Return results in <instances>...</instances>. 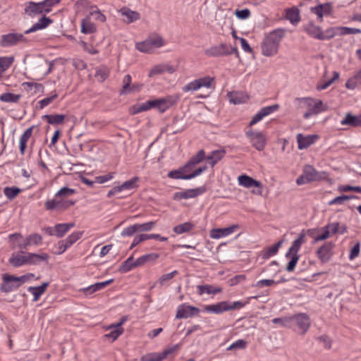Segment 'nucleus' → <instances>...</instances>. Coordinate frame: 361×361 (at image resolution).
<instances>
[{"label": "nucleus", "mask_w": 361, "mask_h": 361, "mask_svg": "<svg viewBox=\"0 0 361 361\" xmlns=\"http://www.w3.org/2000/svg\"><path fill=\"white\" fill-rule=\"evenodd\" d=\"M200 310L197 307L181 305L179 306L176 317L178 319L180 318H188L190 317L196 316L200 313Z\"/></svg>", "instance_id": "nucleus-16"}, {"label": "nucleus", "mask_w": 361, "mask_h": 361, "mask_svg": "<svg viewBox=\"0 0 361 361\" xmlns=\"http://www.w3.org/2000/svg\"><path fill=\"white\" fill-rule=\"evenodd\" d=\"M34 126L28 128L20 137V152L21 154H25L27 147V142L31 137Z\"/></svg>", "instance_id": "nucleus-37"}, {"label": "nucleus", "mask_w": 361, "mask_h": 361, "mask_svg": "<svg viewBox=\"0 0 361 361\" xmlns=\"http://www.w3.org/2000/svg\"><path fill=\"white\" fill-rule=\"evenodd\" d=\"M109 75V70L106 66L99 67L95 73V78L100 82L104 81Z\"/></svg>", "instance_id": "nucleus-49"}, {"label": "nucleus", "mask_w": 361, "mask_h": 361, "mask_svg": "<svg viewBox=\"0 0 361 361\" xmlns=\"http://www.w3.org/2000/svg\"><path fill=\"white\" fill-rule=\"evenodd\" d=\"M326 178V173L325 172H318L312 166L306 165L303 169L302 174L297 178L296 183L300 185L312 181L320 180Z\"/></svg>", "instance_id": "nucleus-3"}, {"label": "nucleus", "mask_w": 361, "mask_h": 361, "mask_svg": "<svg viewBox=\"0 0 361 361\" xmlns=\"http://www.w3.org/2000/svg\"><path fill=\"white\" fill-rule=\"evenodd\" d=\"M25 13L31 18H34L43 13H49V10L44 8L42 2L35 3L33 1H28L25 4Z\"/></svg>", "instance_id": "nucleus-13"}, {"label": "nucleus", "mask_w": 361, "mask_h": 361, "mask_svg": "<svg viewBox=\"0 0 361 361\" xmlns=\"http://www.w3.org/2000/svg\"><path fill=\"white\" fill-rule=\"evenodd\" d=\"M65 117L66 116L63 114H51L44 115L43 118L45 119L49 124L59 125L63 123Z\"/></svg>", "instance_id": "nucleus-42"}, {"label": "nucleus", "mask_w": 361, "mask_h": 361, "mask_svg": "<svg viewBox=\"0 0 361 361\" xmlns=\"http://www.w3.org/2000/svg\"><path fill=\"white\" fill-rule=\"evenodd\" d=\"M247 346V342L245 340H238L227 348L228 350H237L244 349Z\"/></svg>", "instance_id": "nucleus-61"}, {"label": "nucleus", "mask_w": 361, "mask_h": 361, "mask_svg": "<svg viewBox=\"0 0 361 361\" xmlns=\"http://www.w3.org/2000/svg\"><path fill=\"white\" fill-rule=\"evenodd\" d=\"M28 279L27 276H15L8 274H4L2 276L3 282L0 286L2 292L8 293L18 288Z\"/></svg>", "instance_id": "nucleus-4"}, {"label": "nucleus", "mask_w": 361, "mask_h": 361, "mask_svg": "<svg viewBox=\"0 0 361 361\" xmlns=\"http://www.w3.org/2000/svg\"><path fill=\"white\" fill-rule=\"evenodd\" d=\"M155 221H149L144 224H137V232L149 231H152L155 226Z\"/></svg>", "instance_id": "nucleus-56"}, {"label": "nucleus", "mask_w": 361, "mask_h": 361, "mask_svg": "<svg viewBox=\"0 0 361 361\" xmlns=\"http://www.w3.org/2000/svg\"><path fill=\"white\" fill-rule=\"evenodd\" d=\"M164 72V64H159L157 66H154L149 71V77H152L155 75H160L163 74Z\"/></svg>", "instance_id": "nucleus-63"}, {"label": "nucleus", "mask_w": 361, "mask_h": 361, "mask_svg": "<svg viewBox=\"0 0 361 361\" xmlns=\"http://www.w3.org/2000/svg\"><path fill=\"white\" fill-rule=\"evenodd\" d=\"M284 35L285 30L283 29H276L267 34L261 44L262 54L266 56L276 54L279 44Z\"/></svg>", "instance_id": "nucleus-1"}, {"label": "nucleus", "mask_w": 361, "mask_h": 361, "mask_svg": "<svg viewBox=\"0 0 361 361\" xmlns=\"http://www.w3.org/2000/svg\"><path fill=\"white\" fill-rule=\"evenodd\" d=\"M291 327L302 333L307 331L310 326V320L309 316L305 313H299L290 316Z\"/></svg>", "instance_id": "nucleus-6"}, {"label": "nucleus", "mask_w": 361, "mask_h": 361, "mask_svg": "<svg viewBox=\"0 0 361 361\" xmlns=\"http://www.w3.org/2000/svg\"><path fill=\"white\" fill-rule=\"evenodd\" d=\"M214 78L209 76L201 78L195 80L190 83L187 84L183 87V91L186 92L189 91H196L202 87L209 88L212 87Z\"/></svg>", "instance_id": "nucleus-9"}, {"label": "nucleus", "mask_w": 361, "mask_h": 361, "mask_svg": "<svg viewBox=\"0 0 361 361\" xmlns=\"http://www.w3.org/2000/svg\"><path fill=\"white\" fill-rule=\"evenodd\" d=\"M343 126H349L352 127L361 126V114L355 116L351 113H347L343 119L341 121Z\"/></svg>", "instance_id": "nucleus-26"}, {"label": "nucleus", "mask_w": 361, "mask_h": 361, "mask_svg": "<svg viewBox=\"0 0 361 361\" xmlns=\"http://www.w3.org/2000/svg\"><path fill=\"white\" fill-rule=\"evenodd\" d=\"M178 99V97L171 96L158 99H157V109H158L161 112H164L167 109L176 103Z\"/></svg>", "instance_id": "nucleus-25"}, {"label": "nucleus", "mask_w": 361, "mask_h": 361, "mask_svg": "<svg viewBox=\"0 0 361 361\" xmlns=\"http://www.w3.org/2000/svg\"><path fill=\"white\" fill-rule=\"evenodd\" d=\"M21 190L16 187H6L4 190V195L9 200L14 199L20 192Z\"/></svg>", "instance_id": "nucleus-53"}, {"label": "nucleus", "mask_w": 361, "mask_h": 361, "mask_svg": "<svg viewBox=\"0 0 361 361\" xmlns=\"http://www.w3.org/2000/svg\"><path fill=\"white\" fill-rule=\"evenodd\" d=\"M136 49L141 52L150 53L154 49L151 44H149L147 39L142 42L136 44Z\"/></svg>", "instance_id": "nucleus-55"}, {"label": "nucleus", "mask_w": 361, "mask_h": 361, "mask_svg": "<svg viewBox=\"0 0 361 361\" xmlns=\"http://www.w3.org/2000/svg\"><path fill=\"white\" fill-rule=\"evenodd\" d=\"M131 85V76L128 74L126 75L123 79V86L122 90L120 92L121 94H126L135 90H138L139 87L136 85Z\"/></svg>", "instance_id": "nucleus-32"}, {"label": "nucleus", "mask_w": 361, "mask_h": 361, "mask_svg": "<svg viewBox=\"0 0 361 361\" xmlns=\"http://www.w3.org/2000/svg\"><path fill=\"white\" fill-rule=\"evenodd\" d=\"M207 165H204L203 166L199 167L192 173L184 174L183 171H182V168L180 167L177 170H173L169 171L168 173V176L173 179L190 180L200 175L202 172L207 170Z\"/></svg>", "instance_id": "nucleus-11"}, {"label": "nucleus", "mask_w": 361, "mask_h": 361, "mask_svg": "<svg viewBox=\"0 0 361 361\" xmlns=\"http://www.w3.org/2000/svg\"><path fill=\"white\" fill-rule=\"evenodd\" d=\"M178 349V345L165 348L161 353H150L143 355L140 361H161L169 355L174 353Z\"/></svg>", "instance_id": "nucleus-10"}, {"label": "nucleus", "mask_w": 361, "mask_h": 361, "mask_svg": "<svg viewBox=\"0 0 361 361\" xmlns=\"http://www.w3.org/2000/svg\"><path fill=\"white\" fill-rule=\"evenodd\" d=\"M197 293L199 295H202L206 293L208 295L213 294L215 295L221 292L222 289L219 287H214L212 285H199L197 286Z\"/></svg>", "instance_id": "nucleus-38"}, {"label": "nucleus", "mask_w": 361, "mask_h": 361, "mask_svg": "<svg viewBox=\"0 0 361 361\" xmlns=\"http://www.w3.org/2000/svg\"><path fill=\"white\" fill-rule=\"evenodd\" d=\"M226 151L224 149L212 151L211 154L207 157L208 163L212 167L220 161L225 155Z\"/></svg>", "instance_id": "nucleus-35"}, {"label": "nucleus", "mask_w": 361, "mask_h": 361, "mask_svg": "<svg viewBox=\"0 0 361 361\" xmlns=\"http://www.w3.org/2000/svg\"><path fill=\"white\" fill-rule=\"evenodd\" d=\"M314 345L319 352L330 350L332 347L331 340H316Z\"/></svg>", "instance_id": "nucleus-47"}, {"label": "nucleus", "mask_w": 361, "mask_h": 361, "mask_svg": "<svg viewBox=\"0 0 361 361\" xmlns=\"http://www.w3.org/2000/svg\"><path fill=\"white\" fill-rule=\"evenodd\" d=\"M279 106L278 104H274L271 106H268L261 109L252 118L250 126H253L256 124L257 122L261 121L264 117L269 115L272 112L276 111L279 109Z\"/></svg>", "instance_id": "nucleus-20"}, {"label": "nucleus", "mask_w": 361, "mask_h": 361, "mask_svg": "<svg viewBox=\"0 0 361 361\" xmlns=\"http://www.w3.org/2000/svg\"><path fill=\"white\" fill-rule=\"evenodd\" d=\"M317 139V135L304 136L300 133L297 135L298 148L300 149H306L313 144Z\"/></svg>", "instance_id": "nucleus-28"}, {"label": "nucleus", "mask_w": 361, "mask_h": 361, "mask_svg": "<svg viewBox=\"0 0 361 361\" xmlns=\"http://www.w3.org/2000/svg\"><path fill=\"white\" fill-rule=\"evenodd\" d=\"M297 101L300 102V108H307L308 109H311L314 106H317L319 109V113L326 111L327 109L324 106L323 102L322 100H318L315 102L313 99L307 97V98H297Z\"/></svg>", "instance_id": "nucleus-22"}, {"label": "nucleus", "mask_w": 361, "mask_h": 361, "mask_svg": "<svg viewBox=\"0 0 361 361\" xmlns=\"http://www.w3.org/2000/svg\"><path fill=\"white\" fill-rule=\"evenodd\" d=\"M49 284V282H45L41 286H30L28 288V292L32 293L34 296L33 301H37L39 299L40 296L46 291Z\"/></svg>", "instance_id": "nucleus-33"}, {"label": "nucleus", "mask_w": 361, "mask_h": 361, "mask_svg": "<svg viewBox=\"0 0 361 361\" xmlns=\"http://www.w3.org/2000/svg\"><path fill=\"white\" fill-rule=\"evenodd\" d=\"M118 12L122 16V20L126 24L132 23L140 18V13L133 11L128 7H122Z\"/></svg>", "instance_id": "nucleus-17"}, {"label": "nucleus", "mask_w": 361, "mask_h": 361, "mask_svg": "<svg viewBox=\"0 0 361 361\" xmlns=\"http://www.w3.org/2000/svg\"><path fill=\"white\" fill-rule=\"evenodd\" d=\"M306 242V238L304 231H302L298 238L295 240L290 247L288 249V251L286 254V257L290 258V260L286 266V271L288 272L293 271L295 266L298 263V261L300 258V255H298V252L302 246Z\"/></svg>", "instance_id": "nucleus-2"}, {"label": "nucleus", "mask_w": 361, "mask_h": 361, "mask_svg": "<svg viewBox=\"0 0 361 361\" xmlns=\"http://www.w3.org/2000/svg\"><path fill=\"white\" fill-rule=\"evenodd\" d=\"M75 226L74 223L58 224L54 226V235L62 238L72 228Z\"/></svg>", "instance_id": "nucleus-36"}, {"label": "nucleus", "mask_w": 361, "mask_h": 361, "mask_svg": "<svg viewBox=\"0 0 361 361\" xmlns=\"http://www.w3.org/2000/svg\"><path fill=\"white\" fill-rule=\"evenodd\" d=\"M238 182L240 185L247 188L253 187L257 188V189L254 190L252 192L257 195H262V183L259 181L256 180L247 175H241L238 177Z\"/></svg>", "instance_id": "nucleus-14"}, {"label": "nucleus", "mask_w": 361, "mask_h": 361, "mask_svg": "<svg viewBox=\"0 0 361 361\" xmlns=\"http://www.w3.org/2000/svg\"><path fill=\"white\" fill-rule=\"evenodd\" d=\"M305 30L311 37L320 40V37H322V30L320 27L314 25L312 23H309L308 25H307L305 26Z\"/></svg>", "instance_id": "nucleus-39"}, {"label": "nucleus", "mask_w": 361, "mask_h": 361, "mask_svg": "<svg viewBox=\"0 0 361 361\" xmlns=\"http://www.w3.org/2000/svg\"><path fill=\"white\" fill-rule=\"evenodd\" d=\"M96 31L94 23L89 18L83 19L81 22V32L85 34H91Z\"/></svg>", "instance_id": "nucleus-41"}, {"label": "nucleus", "mask_w": 361, "mask_h": 361, "mask_svg": "<svg viewBox=\"0 0 361 361\" xmlns=\"http://www.w3.org/2000/svg\"><path fill=\"white\" fill-rule=\"evenodd\" d=\"M204 187H199L194 189H189L183 192L176 193V197L178 199H188L196 197L205 192Z\"/></svg>", "instance_id": "nucleus-23"}, {"label": "nucleus", "mask_w": 361, "mask_h": 361, "mask_svg": "<svg viewBox=\"0 0 361 361\" xmlns=\"http://www.w3.org/2000/svg\"><path fill=\"white\" fill-rule=\"evenodd\" d=\"M82 232L78 231V232H73L71 235H69L65 240L66 241V243L69 245H72L73 243H75L78 240H79L82 237Z\"/></svg>", "instance_id": "nucleus-62"}, {"label": "nucleus", "mask_w": 361, "mask_h": 361, "mask_svg": "<svg viewBox=\"0 0 361 361\" xmlns=\"http://www.w3.org/2000/svg\"><path fill=\"white\" fill-rule=\"evenodd\" d=\"M20 94L5 92L0 95V100L7 103H17L20 100Z\"/></svg>", "instance_id": "nucleus-45"}, {"label": "nucleus", "mask_w": 361, "mask_h": 361, "mask_svg": "<svg viewBox=\"0 0 361 361\" xmlns=\"http://www.w3.org/2000/svg\"><path fill=\"white\" fill-rule=\"evenodd\" d=\"M75 193V190L68 187H63L60 189L56 194L55 197L57 198L67 199L68 197Z\"/></svg>", "instance_id": "nucleus-50"}, {"label": "nucleus", "mask_w": 361, "mask_h": 361, "mask_svg": "<svg viewBox=\"0 0 361 361\" xmlns=\"http://www.w3.org/2000/svg\"><path fill=\"white\" fill-rule=\"evenodd\" d=\"M332 11L331 4L326 3L319 4L315 7L311 8L312 13L316 14L319 18H322L324 15H329Z\"/></svg>", "instance_id": "nucleus-30"}, {"label": "nucleus", "mask_w": 361, "mask_h": 361, "mask_svg": "<svg viewBox=\"0 0 361 361\" xmlns=\"http://www.w3.org/2000/svg\"><path fill=\"white\" fill-rule=\"evenodd\" d=\"M147 40L149 44H151L153 48L161 47L164 44L163 38L157 35H153L149 36L147 38Z\"/></svg>", "instance_id": "nucleus-52"}, {"label": "nucleus", "mask_w": 361, "mask_h": 361, "mask_svg": "<svg viewBox=\"0 0 361 361\" xmlns=\"http://www.w3.org/2000/svg\"><path fill=\"white\" fill-rule=\"evenodd\" d=\"M9 263L14 267H18L27 264V254L25 255L13 254L9 259Z\"/></svg>", "instance_id": "nucleus-40"}, {"label": "nucleus", "mask_w": 361, "mask_h": 361, "mask_svg": "<svg viewBox=\"0 0 361 361\" xmlns=\"http://www.w3.org/2000/svg\"><path fill=\"white\" fill-rule=\"evenodd\" d=\"M205 159V153L203 149H200L195 155L192 156L188 161L195 166Z\"/></svg>", "instance_id": "nucleus-54"}, {"label": "nucleus", "mask_w": 361, "mask_h": 361, "mask_svg": "<svg viewBox=\"0 0 361 361\" xmlns=\"http://www.w3.org/2000/svg\"><path fill=\"white\" fill-rule=\"evenodd\" d=\"M204 310L207 312L221 314L224 311H228L227 301H223L214 305H205Z\"/></svg>", "instance_id": "nucleus-31"}, {"label": "nucleus", "mask_w": 361, "mask_h": 361, "mask_svg": "<svg viewBox=\"0 0 361 361\" xmlns=\"http://www.w3.org/2000/svg\"><path fill=\"white\" fill-rule=\"evenodd\" d=\"M13 62V57L0 58V72H4L8 69Z\"/></svg>", "instance_id": "nucleus-57"}, {"label": "nucleus", "mask_w": 361, "mask_h": 361, "mask_svg": "<svg viewBox=\"0 0 361 361\" xmlns=\"http://www.w3.org/2000/svg\"><path fill=\"white\" fill-rule=\"evenodd\" d=\"M127 321V317L124 316L121 317L120 321L116 324H113L109 326L110 332L106 334L104 336L106 338L111 337V338H117L123 332L122 325Z\"/></svg>", "instance_id": "nucleus-21"}, {"label": "nucleus", "mask_w": 361, "mask_h": 361, "mask_svg": "<svg viewBox=\"0 0 361 361\" xmlns=\"http://www.w3.org/2000/svg\"><path fill=\"white\" fill-rule=\"evenodd\" d=\"M228 97L231 103L233 104H240L246 102L248 97L241 92H233L228 93Z\"/></svg>", "instance_id": "nucleus-34"}, {"label": "nucleus", "mask_w": 361, "mask_h": 361, "mask_svg": "<svg viewBox=\"0 0 361 361\" xmlns=\"http://www.w3.org/2000/svg\"><path fill=\"white\" fill-rule=\"evenodd\" d=\"M195 225L191 222H185L173 227V231L177 234H182L192 231Z\"/></svg>", "instance_id": "nucleus-44"}, {"label": "nucleus", "mask_w": 361, "mask_h": 361, "mask_svg": "<svg viewBox=\"0 0 361 361\" xmlns=\"http://www.w3.org/2000/svg\"><path fill=\"white\" fill-rule=\"evenodd\" d=\"M114 281V279H109L106 281L96 283L88 287L83 288L80 290L84 293L86 295H91L97 290L104 288L108 285L111 284Z\"/></svg>", "instance_id": "nucleus-27"}, {"label": "nucleus", "mask_w": 361, "mask_h": 361, "mask_svg": "<svg viewBox=\"0 0 361 361\" xmlns=\"http://www.w3.org/2000/svg\"><path fill=\"white\" fill-rule=\"evenodd\" d=\"M283 242H284L283 239L280 240L277 243H276L275 245L269 247L266 250V252L263 254V256H262L263 259H268L270 257L276 255L278 252L279 247L283 243Z\"/></svg>", "instance_id": "nucleus-46"}, {"label": "nucleus", "mask_w": 361, "mask_h": 361, "mask_svg": "<svg viewBox=\"0 0 361 361\" xmlns=\"http://www.w3.org/2000/svg\"><path fill=\"white\" fill-rule=\"evenodd\" d=\"M239 228L238 224H234L227 228H213L210 231V237L213 239H219L233 233Z\"/></svg>", "instance_id": "nucleus-19"}, {"label": "nucleus", "mask_w": 361, "mask_h": 361, "mask_svg": "<svg viewBox=\"0 0 361 361\" xmlns=\"http://www.w3.org/2000/svg\"><path fill=\"white\" fill-rule=\"evenodd\" d=\"M337 27H331L325 31H322V37L320 40H326L333 38L336 34Z\"/></svg>", "instance_id": "nucleus-60"}, {"label": "nucleus", "mask_w": 361, "mask_h": 361, "mask_svg": "<svg viewBox=\"0 0 361 361\" xmlns=\"http://www.w3.org/2000/svg\"><path fill=\"white\" fill-rule=\"evenodd\" d=\"M133 268H135V266H134L133 257L130 256L123 262L118 271L121 273H127Z\"/></svg>", "instance_id": "nucleus-48"}, {"label": "nucleus", "mask_w": 361, "mask_h": 361, "mask_svg": "<svg viewBox=\"0 0 361 361\" xmlns=\"http://www.w3.org/2000/svg\"><path fill=\"white\" fill-rule=\"evenodd\" d=\"M52 22L53 20L51 18L47 17L46 16H43L30 29L27 30L25 32V34H30L39 30H43L47 27L51 23H52Z\"/></svg>", "instance_id": "nucleus-24"}, {"label": "nucleus", "mask_w": 361, "mask_h": 361, "mask_svg": "<svg viewBox=\"0 0 361 361\" xmlns=\"http://www.w3.org/2000/svg\"><path fill=\"white\" fill-rule=\"evenodd\" d=\"M138 180L139 178L137 177H134L133 178L124 182L121 185L113 188L111 190L109 191L107 197H111L124 190H131L137 187L136 183Z\"/></svg>", "instance_id": "nucleus-18"}, {"label": "nucleus", "mask_w": 361, "mask_h": 361, "mask_svg": "<svg viewBox=\"0 0 361 361\" xmlns=\"http://www.w3.org/2000/svg\"><path fill=\"white\" fill-rule=\"evenodd\" d=\"M337 30H340V35H355L361 33V30L358 28H351L348 27H338Z\"/></svg>", "instance_id": "nucleus-59"}, {"label": "nucleus", "mask_w": 361, "mask_h": 361, "mask_svg": "<svg viewBox=\"0 0 361 361\" xmlns=\"http://www.w3.org/2000/svg\"><path fill=\"white\" fill-rule=\"evenodd\" d=\"M334 247V244L332 242H328L324 243L317 250V256L321 262L326 263L330 259L332 255L331 250Z\"/></svg>", "instance_id": "nucleus-15"}, {"label": "nucleus", "mask_w": 361, "mask_h": 361, "mask_svg": "<svg viewBox=\"0 0 361 361\" xmlns=\"http://www.w3.org/2000/svg\"><path fill=\"white\" fill-rule=\"evenodd\" d=\"M28 40L24 35L17 32H11L3 35L0 39L1 47H9L20 43H27Z\"/></svg>", "instance_id": "nucleus-7"}, {"label": "nucleus", "mask_w": 361, "mask_h": 361, "mask_svg": "<svg viewBox=\"0 0 361 361\" xmlns=\"http://www.w3.org/2000/svg\"><path fill=\"white\" fill-rule=\"evenodd\" d=\"M49 256L47 253L35 254V253H27V264L37 265L43 261L47 262Z\"/></svg>", "instance_id": "nucleus-29"}, {"label": "nucleus", "mask_w": 361, "mask_h": 361, "mask_svg": "<svg viewBox=\"0 0 361 361\" xmlns=\"http://www.w3.org/2000/svg\"><path fill=\"white\" fill-rule=\"evenodd\" d=\"M272 323L282 327H291L290 316L283 317L281 318H274L271 320Z\"/></svg>", "instance_id": "nucleus-51"}, {"label": "nucleus", "mask_w": 361, "mask_h": 361, "mask_svg": "<svg viewBox=\"0 0 361 361\" xmlns=\"http://www.w3.org/2000/svg\"><path fill=\"white\" fill-rule=\"evenodd\" d=\"M247 137L252 143V145L258 151H261L264 148L266 139L264 135L260 132H255L252 130L246 132Z\"/></svg>", "instance_id": "nucleus-12"}, {"label": "nucleus", "mask_w": 361, "mask_h": 361, "mask_svg": "<svg viewBox=\"0 0 361 361\" xmlns=\"http://www.w3.org/2000/svg\"><path fill=\"white\" fill-rule=\"evenodd\" d=\"M206 55L212 57H219L222 56H228L235 54L238 56V49L233 47L227 44L221 43L219 45L213 46L204 51Z\"/></svg>", "instance_id": "nucleus-5"}, {"label": "nucleus", "mask_w": 361, "mask_h": 361, "mask_svg": "<svg viewBox=\"0 0 361 361\" xmlns=\"http://www.w3.org/2000/svg\"><path fill=\"white\" fill-rule=\"evenodd\" d=\"M75 203V201L69 200L64 198H57L54 197V199L48 200L47 201H46L44 203V207L45 209L49 211H63L74 205Z\"/></svg>", "instance_id": "nucleus-8"}, {"label": "nucleus", "mask_w": 361, "mask_h": 361, "mask_svg": "<svg viewBox=\"0 0 361 361\" xmlns=\"http://www.w3.org/2000/svg\"><path fill=\"white\" fill-rule=\"evenodd\" d=\"M322 229H326L329 232L330 236L333 235L338 233L339 231V223L338 222H333L329 223L323 227Z\"/></svg>", "instance_id": "nucleus-58"}, {"label": "nucleus", "mask_w": 361, "mask_h": 361, "mask_svg": "<svg viewBox=\"0 0 361 361\" xmlns=\"http://www.w3.org/2000/svg\"><path fill=\"white\" fill-rule=\"evenodd\" d=\"M286 18L292 24H296L300 21V12L297 8H291L286 10Z\"/></svg>", "instance_id": "nucleus-43"}, {"label": "nucleus", "mask_w": 361, "mask_h": 361, "mask_svg": "<svg viewBox=\"0 0 361 361\" xmlns=\"http://www.w3.org/2000/svg\"><path fill=\"white\" fill-rule=\"evenodd\" d=\"M28 237L31 245L37 246L42 243V236L38 233H32Z\"/></svg>", "instance_id": "nucleus-64"}]
</instances>
